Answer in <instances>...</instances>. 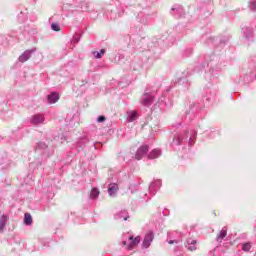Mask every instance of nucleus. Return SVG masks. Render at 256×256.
Masks as SVG:
<instances>
[{
  "mask_svg": "<svg viewBox=\"0 0 256 256\" xmlns=\"http://www.w3.org/2000/svg\"><path fill=\"white\" fill-rule=\"evenodd\" d=\"M122 245H127V241H123V242H122Z\"/></svg>",
  "mask_w": 256,
  "mask_h": 256,
  "instance_id": "obj_29",
  "label": "nucleus"
},
{
  "mask_svg": "<svg viewBox=\"0 0 256 256\" xmlns=\"http://www.w3.org/2000/svg\"><path fill=\"white\" fill-rule=\"evenodd\" d=\"M73 41L74 43H79V36H74Z\"/></svg>",
  "mask_w": 256,
  "mask_h": 256,
  "instance_id": "obj_27",
  "label": "nucleus"
},
{
  "mask_svg": "<svg viewBox=\"0 0 256 256\" xmlns=\"http://www.w3.org/2000/svg\"><path fill=\"white\" fill-rule=\"evenodd\" d=\"M129 245L127 246V249L129 251H133V249H135V247H137V245H139V243H141V236H137V237H133V236H130L129 237Z\"/></svg>",
  "mask_w": 256,
  "mask_h": 256,
  "instance_id": "obj_4",
  "label": "nucleus"
},
{
  "mask_svg": "<svg viewBox=\"0 0 256 256\" xmlns=\"http://www.w3.org/2000/svg\"><path fill=\"white\" fill-rule=\"evenodd\" d=\"M159 189H161V180H156L153 183H151L149 186V191L151 195H155V193H157Z\"/></svg>",
  "mask_w": 256,
  "mask_h": 256,
  "instance_id": "obj_7",
  "label": "nucleus"
},
{
  "mask_svg": "<svg viewBox=\"0 0 256 256\" xmlns=\"http://www.w3.org/2000/svg\"><path fill=\"white\" fill-rule=\"evenodd\" d=\"M187 247L189 251H196L197 250V240H194L192 238L187 239Z\"/></svg>",
  "mask_w": 256,
  "mask_h": 256,
  "instance_id": "obj_9",
  "label": "nucleus"
},
{
  "mask_svg": "<svg viewBox=\"0 0 256 256\" xmlns=\"http://www.w3.org/2000/svg\"><path fill=\"white\" fill-rule=\"evenodd\" d=\"M118 218L127 221V219H129V215H127V211H122L118 214Z\"/></svg>",
  "mask_w": 256,
  "mask_h": 256,
  "instance_id": "obj_20",
  "label": "nucleus"
},
{
  "mask_svg": "<svg viewBox=\"0 0 256 256\" xmlns=\"http://www.w3.org/2000/svg\"><path fill=\"white\" fill-rule=\"evenodd\" d=\"M99 197V189L93 188L90 193L91 199H97Z\"/></svg>",
  "mask_w": 256,
  "mask_h": 256,
  "instance_id": "obj_18",
  "label": "nucleus"
},
{
  "mask_svg": "<svg viewBox=\"0 0 256 256\" xmlns=\"http://www.w3.org/2000/svg\"><path fill=\"white\" fill-rule=\"evenodd\" d=\"M172 11H175L176 13V17L177 19H179V17H183V15H185V11L183 10V6H178L176 8H172Z\"/></svg>",
  "mask_w": 256,
  "mask_h": 256,
  "instance_id": "obj_14",
  "label": "nucleus"
},
{
  "mask_svg": "<svg viewBox=\"0 0 256 256\" xmlns=\"http://www.w3.org/2000/svg\"><path fill=\"white\" fill-rule=\"evenodd\" d=\"M97 121L98 123H103V121H105V116H99Z\"/></svg>",
  "mask_w": 256,
  "mask_h": 256,
  "instance_id": "obj_26",
  "label": "nucleus"
},
{
  "mask_svg": "<svg viewBox=\"0 0 256 256\" xmlns=\"http://www.w3.org/2000/svg\"><path fill=\"white\" fill-rule=\"evenodd\" d=\"M153 238H154L153 232H148L144 237L142 247L144 249H149V247L151 246V243H153Z\"/></svg>",
  "mask_w": 256,
  "mask_h": 256,
  "instance_id": "obj_6",
  "label": "nucleus"
},
{
  "mask_svg": "<svg viewBox=\"0 0 256 256\" xmlns=\"http://www.w3.org/2000/svg\"><path fill=\"white\" fill-rule=\"evenodd\" d=\"M7 225V215H2L0 217V233L5 231V226Z\"/></svg>",
  "mask_w": 256,
  "mask_h": 256,
  "instance_id": "obj_13",
  "label": "nucleus"
},
{
  "mask_svg": "<svg viewBox=\"0 0 256 256\" xmlns=\"http://www.w3.org/2000/svg\"><path fill=\"white\" fill-rule=\"evenodd\" d=\"M226 237H227V227H224L217 235L216 241H218V243H221V241H223V239H225Z\"/></svg>",
  "mask_w": 256,
  "mask_h": 256,
  "instance_id": "obj_10",
  "label": "nucleus"
},
{
  "mask_svg": "<svg viewBox=\"0 0 256 256\" xmlns=\"http://www.w3.org/2000/svg\"><path fill=\"white\" fill-rule=\"evenodd\" d=\"M36 49L26 50L23 52L22 55L19 56L20 63H25L26 61H29L31 59V55L35 53Z\"/></svg>",
  "mask_w": 256,
  "mask_h": 256,
  "instance_id": "obj_5",
  "label": "nucleus"
},
{
  "mask_svg": "<svg viewBox=\"0 0 256 256\" xmlns=\"http://www.w3.org/2000/svg\"><path fill=\"white\" fill-rule=\"evenodd\" d=\"M135 119H137V112L135 111L128 112V121L133 122L135 121Z\"/></svg>",
  "mask_w": 256,
  "mask_h": 256,
  "instance_id": "obj_17",
  "label": "nucleus"
},
{
  "mask_svg": "<svg viewBox=\"0 0 256 256\" xmlns=\"http://www.w3.org/2000/svg\"><path fill=\"white\" fill-rule=\"evenodd\" d=\"M96 59H101L105 55V49H101L100 52H93Z\"/></svg>",
  "mask_w": 256,
  "mask_h": 256,
  "instance_id": "obj_19",
  "label": "nucleus"
},
{
  "mask_svg": "<svg viewBox=\"0 0 256 256\" xmlns=\"http://www.w3.org/2000/svg\"><path fill=\"white\" fill-rule=\"evenodd\" d=\"M146 153H149V145L139 147L136 152L135 159H137V161H141V159L145 157Z\"/></svg>",
  "mask_w": 256,
  "mask_h": 256,
  "instance_id": "obj_1",
  "label": "nucleus"
},
{
  "mask_svg": "<svg viewBox=\"0 0 256 256\" xmlns=\"http://www.w3.org/2000/svg\"><path fill=\"white\" fill-rule=\"evenodd\" d=\"M153 101H155V98L149 93H144L141 98V103L144 105V107H150V105L153 104Z\"/></svg>",
  "mask_w": 256,
  "mask_h": 256,
  "instance_id": "obj_3",
  "label": "nucleus"
},
{
  "mask_svg": "<svg viewBox=\"0 0 256 256\" xmlns=\"http://www.w3.org/2000/svg\"><path fill=\"white\" fill-rule=\"evenodd\" d=\"M184 139H187V137L182 136V135H177L176 137H174L173 143H174V145H181L183 143Z\"/></svg>",
  "mask_w": 256,
  "mask_h": 256,
  "instance_id": "obj_15",
  "label": "nucleus"
},
{
  "mask_svg": "<svg viewBox=\"0 0 256 256\" xmlns=\"http://www.w3.org/2000/svg\"><path fill=\"white\" fill-rule=\"evenodd\" d=\"M161 156V150L154 149L148 154V159H157Z\"/></svg>",
  "mask_w": 256,
  "mask_h": 256,
  "instance_id": "obj_12",
  "label": "nucleus"
},
{
  "mask_svg": "<svg viewBox=\"0 0 256 256\" xmlns=\"http://www.w3.org/2000/svg\"><path fill=\"white\" fill-rule=\"evenodd\" d=\"M51 29H52V31H61V27L57 23H53L51 25Z\"/></svg>",
  "mask_w": 256,
  "mask_h": 256,
  "instance_id": "obj_25",
  "label": "nucleus"
},
{
  "mask_svg": "<svg viewBox=\"0 0 256 256\" xmlns=\"http://www.w3.org/2000/svg\"><path fill=\"white\" fill-rule=\"evenodd\" d=\"M36 149H47V144L45 142H39L36 145Z\"/></svg>",
  "mask_w": 256,
  "mask_h": 256,
  "instance_id": "obj_24",
  "label": "nucleus"
},
{
  "mask_svg": "<svg viewBox=\"0 0 256 256\" xmlns=\"http://www.w3.org/2000/svg\"><path fill=\"white\" fill-rule=\"evenodd\" d=\"M117 191H119V185L117 183H112L108 187V194L110 197H115L117 195Z\"/></svg>",
  "mask_w": 256,
  "mask_h": 256,
  "instance_id": "obj_8",
  "label": "nucleus"
},
{
  "mask_svg": "<svg viewBox=\"0 0 256 256\" xmlns=\"http://www.w3.org/2000/svg\"><path fill=\"white\" fill-rule=\"evenodd\" d=\"M251 250V243L247 242L242 245V251H250Z\"/></svg>",
  "mask_w": 256,
  "mask_h": 256,
  "instance_id": "obj_23",
  "label": "nucleus"
},
{
  "mask_svg": "<svg viewBox=\"0 0 256 256\" xmlns=\"http://www.w3.org/2000/svg\"><path fill=\"white\" fill-rule=\"evenodd\" d=\"M197 137V132H194V134L190 137L189 139V145L192 146V145H195V139Z\"/></svg>",
  "mask_w": 256,
  "mask_h": 256,
  "instance_id": "obj_22",
  "label": "nucleus"
},
{
  "mask_svg": "<svg viewBox=\"0 0 256 256\" xmlns=\"http://www.w3.org/2000/svg\"><path fill=\"white\" fill-rule=\"evenodd\" d=\"M59 101V94L57 92H53L48 95V103H57Z\"/></svg>",
  "mask_w": 256,
  "mask_h": 256,
  "instance_id": "obj_11",
  "label": "nucleus"
},
{
  "mask_svg": "<svg viewBox=\"0 0 256 256\" xmlns=\"http://www.w3.org/2000/svg\"><path fill=\"white\" fill-rule=\"evenodd\" d=\"M248 7L250 11H256V0H250Z\"/></svg>",
  "mask_w": 256,
  "mask_h": 256,
  "instance_id": "obj_21",
  "label": "nucleus"
},
{
  "mask_svg": "<svg viewBox=\"0 0 256 256\" xmlns=\"http://www.w3.org/2000/svg\"><path fill=\"white\" fill-rule=\"evenodd\" d=\"M31 125H43L45 123V115L34 114L30 119Z\"/></svg>",
  "mask_w": 256,
  "mask_h": 256,
  "instance_id": "obj_2",
  "label": "nucleus"
},
{
  "mask_svg": "<svg viewBox=\"0 0 256 256\" xmlns=\"http://www.w3.org/2000/svg\"><path fill=\"white\" fill-rule=\"evenodd\" d=\"M168 243H169V245H173V243H177V241H175V240H170Z\"/></svg>",
  "mask_w": 256,
  "mask_h": 256,
  "instance_id": "obj_28",
  "label": "nucleus"
},
{
  "mask_svg": "<svg viewBox=\"0 0 256 256\" xmlns=\"http://www.w3.org/2000/svg\"><path fill=\"white\" fill-rule=\"evenodd\" d=\"M24 223H25V225H31L33 223V217H31V214L25 213Z\"/></svg>",
  "mask_w": 256,
  "mask_h": 256,
  "instance_id": "obj_16",
  "label": "nucleus"
}]
</instances>
